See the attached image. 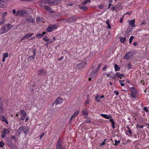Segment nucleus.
<instances>
[{"label": "nucleus", "mask_w": 149, "mask_h": 149, "mask_svg": "<svg viewBox=\"0 0 149 149\" xmlns=\"http://www.w3.org/2000/svg\"><path fill=\"white\" fill-rule=\"evenodd\" d=\"M27 14V11L25 10H21L17 11L15 16L25 17Z\"/></svg>", "instance_id": "f257e3e1"}, {"label": "nucleus", "mask_w": 149, "mask_h": 149, "mask_svg": "<svg viewBox=\"0 0 149 149\" xmlns=\"http://www.w3.org/2000/svg\"><path fill=\"white\" fill-rule=\"evenodd\" d=\"M136 54V52L133 51L129 52L125 54L124 58L127 60H129L130 58Z\"/></svg>", "instance_id": "f03ea898"}, {"label": "nucleus", "mask_w": 149, "mask_h": 149, "mask_svg": "<svg viewBox=\"0 0 149 149\" xmlns=\"http://www.w3.org/2000/svg\"><path fill=\"white\" fill-rule=\"evenodd\" d=\"M58 26L56 24L50 25L46 29V31L48 32H50L53 31L54 29L57 28Z\"/></svg>", "instance_id": "7ed1b4c3"}, {"label": "nucleus", "mask_w": 149, "mask_h": 149, "mask_svg": "<svg viewBox=\"0 0 149 149\" xmlns=\"http://www.w3.org/2000/svg\"><path fill=\"white\" fill-rule=\"evenodd\" d=\"M65 146L61 144V141L60 139H59L56 145V149H65Z\"/></svg>", "instance_id": "20e7f679"}, {"label": "nucleus", "mask_w": 149, "mask_h": 149, "mask_svg": "<svg viewBox=\"0 0 149 149\" xmlns=\"http://www.w3.org/2000/svg\"><path fill=\"white\" fill-rule=\"evenodd\" d=\"M8 31V30L5 24L2 26L0 29V34H1L6 33Z\"/></svg>", "instance_id": "39448f33"}, {"label": "nucleus", "mask_w": 149, "mask_h": 149, "mask_svg": "<svg viewBox=\"0 0 149 149\" xmlns=\"http://www.w3.org/2000/svg\"><path fill=\"white\" fill-rule=\"evenodd\" d=\"M86 64V63L85 62H83L78 64L77 65V67L79 69H80L85 67Z\"/></svg>", "instance_id": "423d86ee"}, {"label": "nucleus", "mask_w": 149, "mask_h": 149, "mask_svg": "<svg viewBox=\"0 0 149 149\" xmlns=\"http://www.w3.org/2000/svg\"><path fill=\"white\" fill-rule=\"evenodd\" d=\"M62 102L63 100L62 98L60 97H58L57 98L54 103L52 104V106L54 104H61L62 103Z\"/></svg>", "instance_id": "0eeeda50"}, {"label": "nucleus", "mask_w": 149, "mask_h": 149, "mask_svg": "<svg viewBox=\"0 0 149 149\" xmlns=\"http://www.w3.org/2000/svg\"><path fill=\"white\" fill-rule=\"evenodd\" d=\"M9 133V130L7 129L4 128L3 129V132L1 135V136L3 139H4L6 135V134Z\"/></svg>", "instance_id": "6e6552de"}, {"label": "nucleus", "mask_w": 149, "mask_h": 149, "mask_svg": "<svg viewBox=\"0 0 149 149\" xmlns=\"http://www.w3.org/2000/svg\"><path fill=\"white\" fill-rule=\"evenodd\" d=\"M76 19V18L73 16L68 17L67 18V21L70 23L74 22Z\"/></svg>", "instance_id": "1a4fd4ad"}, {"label": "nucleus", "mask_w": 149, "mask_h": 149, "mask_svg": "<svg viewBox=\"0 0 149 149\" xmlns=\"http://www.w3.org/2000/svg\"><path fill=\"white\" fill-rule=\"evenodd\" d=\"M61 2L60 0H52L51 3H50L51 6L59 4Z\"/></svg>", "instance_id": "9d476101"}, {"label": "nucleus", "mask_w": 149, "mask_h": 149, "mask_svg": "<svg viewBox=\"0 0 149 149\" xmlns=\"http://www.w3.org/2000/svg\"><path fill=\"white\" fill-rule=\"evenodd\" d=\"M31 52L33 54V55L29 56V58H31V60H34L35 58V56L36 55V51L35 49H33L31 50Z\"/></svg>", "instance_id": "9b49d317"}, {"label": "nucleus", "mask_w": 149, "mask_h": 149, "mask_svg": "<svg viewBox=\"0 0 149 149\" xmlns=\"http://www.w3.org/2000/svg\"><path fill=\"white\" fill-rule=\"evenodd\" d=\"M135 19H134L133 20H129L127 21V22L129 23V24L131 25V26L134 27L135 26V25L134 24H135Z\"/></svg>", "instance_id": "f8f14e48"}, {"label": "nucleus", "mask_w": 149, "mask_h": 149, "mask_svg": "<svg viewBox=\"0 0 149 149\" xmlns=\"http://www.w3.org/2000/svg\"><path fill=\"white\" fill-rule=\"evenodd\" d=\"M98 69H95L94 71L92 72L90 74V77H93L96 75V73Z\"/></svg>", "instance_id": "ddd939ff"}, {"label": "nucleus", "mask_w": 149, "mask_h": 149, "mask_svg": "<svg viewBox=\"0 0 149 149\" xmlns=\"http://www.w3.org/2000/svg\"><path fill=\"white\" fill-rule=\"evenodd\" d=\"M2 122L5 123L7 124H8V122L5 116L3 115L1 116L0 118Z\"/></svg>", "instance_id": "4468645a"}, {"label": "nucleus", "mask_w": 149, "mask_h": 149, "mask_svg": "<svg viewBox=\"0 0 149 149\" xmlns=\"http://www.w3.org/2000/svg\"><path fill=\"white\" fill-rule=\"evenodd\" d=\"M100 116L102 117L107 119H110V118H111V117L112 116L110 115V114L107 115V114H100Z\"/></svg>", "instance_id": "2eb2a0df"}, {"label": "nucleus", "mask_w": 149, "mask_h": 149, "mask_svg": "<svg viewBox=\"0 0 149 149\" xmlns=\"http://www.w3.org/2000/svg\"><path fill=\"white\" fill-rule=\"evenodd\" d=\"M26 20L28 22L33 23L34 22L33 18L31 17L26 18Z\"/></svg>", "instance_id": "dca6fc26"}, {"label": "nucleus", "mask_w": 149, "mask_h": 149, "mask_svg": "<svg viewBox=\"0 0 149 149\" xmlns=\"http://www.w3.org/2000/svg\"><path fill=\"white\" fill-rule=\"evenodd\" d=\"M33 35V33H28L25 35L24 36L22 39V40L25 39H27L31 36Z\"/></svg>", "instance_id": "f3484780"}, {"label": "nucleus", "mask_w": 149, "mask_h": 149, "mask_svg": "<svg viewBox=\"0 0 149 149\" xmlns=\"http://www.w3.org/2000/svg\"><path fill=\"white\" fill-rule=\"evenodd\" d=\"M6 0H0V7L5 8L6 6L4 2Z\"/></svg>", "instance_id": "a211bd4d"}, {"label": "nucleus", "mask_w": 149, "mask_h": 149, "mask_svg": "<svg viewBox=\"0 0 149 149\" xmlns=\"http://www.w3.org/2000/svg\"><path fill=\"white\" fill-rule=\"evenodd\" d=\"M115 76L117 77H120V79H121V77H125V75L123 74H120L119 72H116Z\"/></svg>", "instance_id": "6ab92c4d"}, {"label": "nucleus", "mask_w": 149, "mask_h": 149, "mask_svg": "<svg viewBox=\"0 0 149 149\" xmlns=\"http://www.w3.org/2000/svg\"><path fill=\"white\" fill-rule=\"evenodd\" d=\"M29 130V129L28 127L24 126L23 132L25 134L28 133Z\"/></svg>", "instance_id": "aec40b11"}, {"label": "nucleus", "mask_w": 149, "mask_h": 149, "mask_svg": "<svg viewBox=\"0 0 149 149\" xmlns=\"http://www.w3.org/2000/svg\"><path fill=\"white\" fill-rule=\"evenodd\" d=\"M45 2L43 0H42L40 2L39 4V6H40L43 8L45 6Z\"/></svg>", "instance_id": "412c9836"}, {"label": "nucleus", "mask_w": 149, "mask_h": 149, "mask_svg": "<svg viewBox=\"0 0 149 149\" xmlns=\"http://www.w3.org/2000/svg\"><path fill=\"white\" fill-rule=\"evenodd\" d=\"M79 9L81 10H84V11H86L88 9V8L86 6H79Z\"/></svg>", "instance_id": "4be33fe9"}, {"label": "nucleus", "mask_w": 149, "mask_h": 149, "mask_svg": "<svg viewBox=\"0 0 149 149\" xmlns=\"http://www.w3.org/2000/svg\"><path fill=\"white\" fill-rule=\"evenodd\" d=\"M46 73L45 71L43 69L39 70L38 71V73L39 74H45Z\"/></svg>", "instance_id": "5701e85b"}, {"label": "nucleus", "mask_w": 149, "mask_h": 149, "mask_svg": "<svg viewBox=\"0 0 149 149\" xmlns=\"http://www.w3.org/2000/svg\"><path fill=\"white\" fill-rule=\"evenodd\" d=\"M5 25L6 26L8 29V30H9L10 29H11L13 27V25L9 23H8Z\"/></svg>", "instance_id": "b1692460"}, {"label": "nucleus", "mask_w": 149, "mask_h": 149, "mask_svg": "<svg viewBox=\"0 0 149 149\" xmlns=\"http://www.w3.org/2000/svg\"><path fill=\"white\" fill-rule=\"evenodd\" d=\"M110 121L111 123V126L113 129H115V123L114 122L113 119V118H110L109 120Z\"/></svg>", "instance_id": "393cba45"}, {"label": "nucleus", "mask_w": 149, "mask_h": 149, "mask_svg": "<svg viewBox=\"0 0 149 149\" xmlns=\"http://www.w3.org/2000/svg\"><path fill=\"white\" fill-rule=\"evenodd\" d=\"M43 40L49 42L48 43H52L53 42V41H52L51 40H50L48 38L47 36H45L43 38Z\"/></svg>", "instance_id": "a878e982"}, {"label": "nucleus", "mask_w": 149, "mask_h": 149, "mask_svg": "<svg viewBox=\"0 0 149 149\" xmlns=\"http://www.w3.org/2000/svg\"><path fill=\"white\" fill-rule=\"evenodd\" d=\"M47 10L48 11L50 12L51 13H52L53 12V11H51V8L48 6H44V7L43 8Z\"/></svg>", "instance_id": "bb28decb"}, {"label": "nucleus", "mask_w": 149, "mask_h": 149, "mask_svg": "<svg viewBox=\"0 0 149 149\" xmlns=\"http://www.w3.org/2000/svg\"><path fill=\"white\" fill-rule=\"evenodd\" d=\"M6 20V19L4 17H3L1 19H0V25H1L3 24L5 22Z\"/></svg>", "instance_id": "cd10ccee"}, {"label": "nucleus", "mask_w": 149, "mask_h": 149, "mask_svg": "<svg viewBox=\"0 0 149 149\" xmlns=\"http://www.w3.org/2000/svg\"><path fill=\"white\" fill-rule=\"evenodd\" d=\"M82 113L84 115L88 116V113L87 110L85 109H83L82 111Z\"/></svg>", "instance_id": "c85d7f7f"}, {"label": "nucleus", "mask_w": 149, "mask_h": 149, "mask_svg": "<svg viewBox=\"0 0 149 149\" xmlns=\"http://www.w3.org/2000/svg\"><path fill=\"white\" fill-rule=\"evenodd\" d=\"M23 126H21L19 128L18 130H17L18 134H20L22 131H23Z\"/></svg>", "instance_id": "c756f323"}, {"label": "nucleus", "mask_w": 149, "mask_h": 149, "mask_svg": "<svg viewBox=\"0 0 149 149\" xmlns=\"http://www.w3.org/2000/svg\"><path fill=\"white\" fill-rule=\"evenodd\" d=\"M45 34V32H43L42 33L40 34L38 33L37 35V36L38 37V38H42L44 36V35Z\"/></svg>", "instance_id": "7c9ffc66"}, {"label": "nucleus", "mask_w": 149, "mask_h": 149, "mask_svg": "<svg viewBox=\"0 0 149 149\" xmlns=\"http://www.w3.org/2000/svg\"><path fill=\"white\" fill-rule=\"evenodd\" d=\"M121 42L122 43H125L126 41V38L124 37H120V38Z\"/></svg>", "instance_id": "2f4dec72"}, {"label": "nucleus", "mask_w": 149, "mask_h": 149, "mask_svg": "<svg viewBox=\"0 0 149 149\" xmlns=\"http://www.w3.org/2000/svg\"><path fill=\"white\" fill-rule=\"evenodd\" d=\"M114 68L116 71H119L120 70V68L117 64H115L114 65Z\"/></svg>", "instance_id": "473e14b6"}, {"label": "nucleus", "mask_w": 149, "mask_h": 149, "mask_svg": "<svg viewBox=\"0 0 149 149\" xmlns=\"http://www.w3.org/2000/svg\"><path fill=\"white\" fill-rule=\"evenodd\" d=\"M130 91L132 93H136V91L135 88L134 87H132L130 88Z\"/></svg>", "instance_id": "72a5a7b5"}, {"label": "nucleus", "mask_w": 149, "mask_h": 149, "mask_svg": "<svg viewBox=\"0 0 149 149\" xmlns=\"http://www.w3.org/2000/svg\"><path fill=\"white\" fill-rule=\"evenodd\" d=\"M90 2V0H86L84 1L82 3L83 5H86L88 3H89Z\"/></svg>", "instance_id": "f704fd0d"}, {"label": "nucleus", "mask_w": 149, "mask_h": 149, "mask_svg": "<svg viewBox=\"0 0 149 149\" xmlns=\"http://www.w3.org/2000/svg\"><path fill=\"white\" fill-rule=\"evenodd\" d=\"M20 114L22 115V116H26V113L24 110H20Z\"/></svg>", "instance_id": "c9c22d12"}, {"label": "nucleus", "mask_w": 149, "mask_h": 149, "mask_svg": "<svg viewBox=\"0 0 149 149\" xmlns=\"http://www.w3.org/2000/svg\"><path fill=\"white\" fill-rule=\"evenodd\" d=\"M45 3H47L49 5L51 6L50 3L52 1V0H43Z\"/></svg>", "instance_id": "e433bc0d"}, {"label": "nucleus", "mask_w": 149, "mask_h": 149, "mask_svg": "<svg viewBox=\"0 0 149 149\" xmlns=\"http://www.w3.org/2000/svg\"><path fill=\"white\" fill-rule=\"evenodd\" d=\"M95 99L97 102H99L100 100V96L97 95L95 96Z\"/></svg>", "instance_id": "4c0bfd02"}, {"label": "nucleus", "mask_w": 149, "mask_h": 149, "mask_svg": "<svg viewBox=\"0 0 149 149\" xmlns=\"http://www.w3.org/2000/svg\"><path fill=\"white\" fill-rule=\"evenodd\" d=\"M79 110H77L74 113V114H73L72 116L74 117V118L79 113Z\"/></svg>", "instance_id": "58836bf2"}, {"label": "nucleus", "mask_w": 149, "mask_h": 149, "mask_svg": "<svg viewBox=\"0 0 149 149\" xmlns=\"http://www.w3.org/2000/svg\"><path fill=\"white\" fill-rule=\"evenodd\" d=\"M109 19H107V21L106 22V23L107 24L108 26V28L109 29H110L111 28V25L109 23Z\"/></svg>", "instance_id": "ea45409f"}, {"label": "nucleus", "mask_w": 149, "mask_h": 149, "mask_svg": "<svg viewBox=\"0 0 149 149\" xmlns=\"http://www.w3.org/2000/svg\"><path fill=\"white\" fill-rule=\"evenodd\" d=\"M134 38V36H132L130 37L129 39V43H131L132 42L133 39Z\"/></svg>", "instance_id": "a19ab883"}, {"label": "nucleus", "mask_w": 149, "mask_h": 149, "mask_svg": "<svg viewBox=\"0 0 149 149\" xmlns=\"http://www.w3.org/2000/svg\"><path fill=\"white\" fill-rule=\"evenodd\" d=\"M8 56V54L7 53H5L3 55V58H6Z\"/></svg>", "instance_id": "79ce46f5"}, {"label": "nucleus", "mask_w": 149, "mask_h": 149, "mask_svg": "<svg viewBox=\"0 0 149 149\" xmlns=\"http://www.w3.org/2000/svg\"><path fill=\"white\" fill-rule=\"evenodd\" d=\"M4 143L3 141L0 142V147L1 148L3 147L4 146Z\"/></svg>", "instance_id": "37998d69"}, {"label": "nucleus", "mask_w": 149, "mask_h": 149, "mask_svg": "<svg viewBox=\"0 0 149 149\" xmlns=\"http://www.w3.org/2000/svg\"><path fill=\"white\" fill-rule=\"evenodd\" d=\"M134 93H132L130 94V95L132 97L136 98V95L134 94Z\"/></svg>", "instance_id": "c03bdc74"}, {"label": "nucleus", "mask_w": 149, "mask_h": 149, "mask_svg": "<svg viewBox=\"0 0 149 149\" xmlns=\"http://www.w3.org/2000/svg\"><path fill=\"white\" fill-rule=\"evenodd\" d=\"M136 128H143L144 127L143 125H140L139 124L136 125Z\"/></svg>", "instance_id": "a18cd8bd"}, {"label": "nucleus", "mask_w": 149, "mask_h": 149, "mask_svg": "<svg viewBox=\"0 0 149 149\" xmlns=\"http://www.w3.org/2000/svg\"><path fill=\"white\" fill-rule=\"evenodd\" d=\"M36 21L38 22H42L43 21L41 19H40V18L37 17L36 18Z\"/></svg>", "instance_id": "49530a36"}, {"label": "nucleus", "mask_w": 149, "mask_h": 149, "mask_svg": "<svg viewBox=\"0 0 149 149\" xmlns=\"http://www.w3.org/2000/svg\"><path fill=\"white\" fill-rule=\"evenodd\" d=\"M115 145L116 146H117V145L118 144H119L120 143V141H117V140H115Z\"/></svg>", "instance_id": "de8ad7c7"}, {"label": "nucleus", "mask_w": 149, "mask_h": 149, "mask_svg": "<svg viewBox=\"0 0 149 149\" xmlns=\"http://www.w3.org/2000/svg\"><path fill=\"white\" fill-rule=\"evenodd\" d=\"M107 68H108V66L107 65H106L103 67L102 69L104 71H105Z\"/></svg>", "instance_id": "09e8293b"}, {"label": "nucleus", "mask_w": 149, "mask_h": 149, "mask_svg": "<svg viewBox=\"0 0 149 149\" xmlns=\"http://www.w3.org/2000/svg\"><path fill=\"white\" fill-rule=\"evenodd\" d=\"M3 112V107L1 106L0 107V113H2Z\"/></svg>", "instance_id": "8fccbe9b"}, {"label": "nucleus", "mask_w": 149, "mask_h": 149, "mask_svg": "<svg viewBox=\"0 0 149 149\" xmlns=\"http://www.w3.org/2000/svg\"><path fill=\"white\" fill-rule=\"evenodd\" d=\"M127 67L129 69H130L132 68V65L130 63H129L127 65Z\"/></svg>", "instance_id": "3c124183"}, {"label": "nucleus", "mask_w": 149, "mask_h": 149, "mask_svg": "<svg viewBox=\"0 0 149 149\" xmlns=\"http://www.w3.org/2000/svg\"><path fill=\"white\" fill-rule=\"evenodd\" d=\"M104 5H99L98 6V7L100 9H102L104 7Z\"/></svg>", "instance_id": "603ef678"}, {"label": "nucleus", "mask_w": 149, "mask_h": 149, "mask_svg": "<svg viewBox=\"0 0 149 149\" xmlns=\"http://www.w3.org/2000/svg\"><path fill=\"white\" fill-rule=\"evenodd\" d=\"M143 110L146 112H148L149 111V110H148V108L146 107H145L143 108Z\"/></svg>", "instance_id": "864d4df0"}, {"label": "nucleus", "mask_w": 149, "mask_h": 149, "mask_svg": "<svg viewBox=\"0 0 149 149\" xmlns=\"http://www.w3.org/2000/svg\"><path fill=\"white\" fill-rule=\"evenodd\" d=\"M92 122V121L88 119H87L85 121L86 123H90Z\"/></svg>", "instance_id": "5fc2aeb1"}, {"label": "nucleus", "mask_w": 149, "mask_h": 149, "mask_svg": "<svg viewBox=\"0 0 149 149\" xmlns=\"http://www.w3.org/2000/svg\"><path fill=\"white\" fill-rule=\"evenodd\" d=\"M146 24V22L145 21L143 20L142 21L141 24L142 25H145Z\"/></svg>", "instance_id": "6e6d98bb"}, {"label": "nucleus", "mask_w": 149, "mask_h": 149, "mask_svg": "<svg viewBox=\"0 0 149 149\" xmlns=\"http://www.w3.org/2000/svg\"><path fill=\"white\" fill-rule=\"evenodd\" d=\"M45 134V133L44 132H43L42 133L40 136V139H41V138L44 136Z\"/></svg>", "instance_id": "4d7b16f0"}, {"label": "nucleus", "mask_w": 149, "mask_h": 149, "mask_svg": "<svg viewBox=\"0 0 149 149\" xmlns=\"http://www.w3.org/2000/svg\"><path fill=\"white\" fill-rule=\"evenodd\" d=\"M26 117V116H22L21 117V120H24L25 119V117Z\"/></svg>", "instance_id": "13d9d810"}, {"label": "nucleus", "mask_w": 149, "mask_h": 149, "mask_svg": "<svg viewBox=\"0 0 149 149\" xmlns=\"http://www.w3.org/2000/svg\"><path fill=\"white\" fill-rule=\"evenodd\" d=\"M107 140L106 139H105L104 140V141H103L102 143V144H101V146H102L103 145H104L105 144V141H106Z\"/></svg>", "instance_id": "bf43d9fd"}, {"label": "nucleus", "mask_w": 149, "mask_h": 149, "mask_svg": "<svg viewBox=\"0 0 149 149\" xmlns=\"http://www.w3.org/2000/svg\"><path fill=\"white\" fill-rule=\"evenodd\" d=\"M128 128L129 129V130H128V132H129L130 134H132V132L131 131L129 127H128Z\"/></svg>", "instance_id": "052dcab7"}, {"label": "nucleus", "mask_w": 149, "mask_h": 149, "mask_svg": "<svg viewBox=\"0 0 149 149\" xmlns=\"http://www.w3.org/2000/svg\"><path fill=\"white\" fill-rule=\"evenodd\" d=\"M7 13L6 12H5L3 13L2 14L3 15V17H4V16L6 15H7Z\"/></svg>", "instance_id": "680f3d73"}, {"label": "nucleus", "mask_w": 149, "mask_h": 149, "mask_svg": "<svg viewBox=\"0 0 149 149\" xmlns=\"http://www.w3.org/2000/svg\"><path fill=\"white\" fill-rule=\"evenodd\" d=\"M141 83H143V85H144L145 82L144 81V80H143L141 79Z\"/></svg>", "instance_id": "e2e57ef3"}, {"label": "nucleus", "mask_w": 149, "mask_h": 149, "mask_svg": "<svg viewBox=\"0 0 149 149\" xmlns=\"http://www.w3.org/2000/svg\"><path fill=\"white\" fill-rule=\"evenodd\" d=\"M124 80H119V82L120 84H121V83H123V82H124Z\"/></svg>", "instance_id": "0e129e2a"}, {"label": "nucleus", "mask_w": 149, "mask_h": 149, "mask_svg": "<svg viewBox=\"0 0 149 149\" xmlns=\"http://www.w3.org/2000/svg\"><path fill=\"white\" fill-rule=\"evenodd\" d=\"M114 93H115L116 94V95H119V93H118V91H114Z\"/></svg>", "instance_id": "69168bd1"}, {"label": "nucleus", "mask_w": 149, "mask_h": 149, "mask_svg": "<svg viewBox=\"0 0 149 149\" xmlns=\"http://www.w3.org/2000/svg\"><path fill=\"white\" fill-rule=\"evenodd\" d=\"M123 17H122V18H121L120 19V23H122L123 22Z\"/></svg>", "instance_id": "338daca9"}, {"label": "nucleus", "mask_w": 149, "mask_h": 149, "mask_svg": "<svg viewBox=\"0 0 149 149\" xmlns=\"http://www.w3.org/2000/svg\"><path fill=\"white\" fill-rule=\"evenodd\" d=\"M13 13V14H15L16 12V11L15 9H13L12 10Z\"/></svg>", "instance_id": "774afa93"}]
</instances>
